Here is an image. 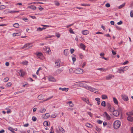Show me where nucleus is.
<instances>
[{
  "instance_id": "9d476101",
  "label": "nucleus",
  "mask_w": 133,
  "mask_h": 133,
  "mask_svg": "<svg viewBox=\"0 0 133 133\" xmlns=\"http://www.w3.org/2000/svg\"><path fill=\"white\" fill-rule=\"evenodd\" d=\"M50 116V115L49 113H47L43 115L42 117L44 119H46L49 118Z\"/></svg>"
},
{
  "instance_id": "a19ab883",
  "label": "nucleus",
  "mask_w": 133,
  "mask_h": 133,
  "mask_svg": "<svg viewBox=\"0 0 133 133\" xmlns=\"http://www.w3.org/2000/svg\"><path fill=\"white\" fill-rule=\"evenodd\" d=\"M68 103L69 104L70 106L71 107H73L74 106V104L72 103V102L71 101L68 102Z\"/></svg>"
},
{
  "instance_id": "8fccbe9b",
  "label": "nucleus",
  "mask_w": 133,
  "mask_h": 133,
  "mask_svg": "<svg viewBox=\"0 0 133 133\" xmlns=\"http://www.w3.org/2000/svg\"><path fill=\"white\" fill-rule=\"evenodd\" d=\"M130 16L131 17H133V10H131L130 12Z\"/></svg>"
},
{
  "instance_id": "39448f33",
  "label": "nucleus",
  "mask_w": 133,
  "mask_h": 133,
  "mask_svg": "<svg viewBox=\"0 0 133 133\" xmlns=\"http://www.w3.org/2000/svg\"><path fill=\"white\" fill-rule=\"evenodd\" d=\"M35 54L39 59H42L43 58V54L41 52H37L35 53Z\"/></svg>"
},
{
  "instance_id": "cd10ccee",
  "label": "nucleus",
  "mask_w": 133,
  "mask_h": 133,
  "mask_svg": "<svg viewBox=\"0 0 133 133\" xmlns=\"http://www.w3.org/2000/svg\"><path fill=\"white\" fill-rule=\"evenodd\" d=\"M127 114L128 116H131L133 115V110L127 113Z\"/></svg>"
},
{
  "instance_id": "0eeeda50",
  "label": "nucleus",
  "mask_w": 133,
  "mask_h": 133,
  "mask_svg": "<svg viewBox=\"0 0 133 133\" xmlns=\"http://www.w3.org/2000/svg\"><path fill=\"white\" fill-rule=\"evenodd\" d=\"M124 101H128L129 98L128 96L125 94H123L121 95Z\"/></svg>"
},
{
  "instance_id": "7c9ffc66",
  "label": "nucleus",
  "mask_w": 133,
  "mask_h": 133,
  "mask_svg": "<svg viewBox=\"0 0 133 133\" xmlns=\"http://www.w3.org/2000/svg\"><path fill=\"white\" fill-rule=\"evenodd\" d=\"M43 95H39L38 97V99L40 100H41L43 99Z\"/></svg>"
},
{
  "instance_id": "dca6fc26",
  "label": "nucleus",
  "mask_w": 133,
  "mask_h": 133,
  "mask_svg": "<svg viewBox=\"0 0 133 133\" xmlns=\"http://www.w3.org/2000/svg\"><path fill=\"white\" fill-rule=\"evenodd\" d=\"M21 75L20 76L23 77L25 75V73L23 69L20 70Z\"/></svg>"
},
{
  "instance_id": "680f3d73",
  "label": "nucleus",
  "mask_w": 133,
  "mask_h": 133,
  "mask_svg": "<svg viewBox=\"0 0 133 133\" xmlns=\"http://www.w3.org/2000/svg\"><path fill=\"white\" fill-rule=\"evenodd\" d=\"M103 125L104 127H105L106 125H107V123L105 122H104L103 123Z\"/></svg>"
},
{
  "instance_id": "a878e982",
  "label": "nucleus",
  "mask_w": 133,
  "mask_h": 133,
  "mask_svg": "<svg viewBox=\"0 0 133 133\" xmlns=\"http://www.w3.org/2000/svg\"><path fill=\"white\" fill-rule=\"evenodd\" d=\"M58 129L59 131L62 133H64L65 132V131L64 129L62 128V127H58Z\"/></svg>"
},
{
  "instance_id": "864d4df0",
  "label": "nucleus",
  "mask_w": 133,
  "mask_h": 133,
  "mask_svg": "<svg viewBox=\"0 0 133 133\" xmlns=\"http://www.w3.org/2000/svg\"><path fill=\"white\" fill-rule=\"evenodd\" d=\"M71 54L73 53L74 51V50L73 49H71L70 50Z\"/></svg>"
},
{
  "instance_id": "423d86ee",
  "label": "nucleus",
  "mask_w": 133,
  "mask_h": 133,
  "mask_svg": "<svg viewBox=\"0 0 133 133\" xmlns=\"http://www.w3.org/2000/svg\"><path fill=\"white\" fill-rule=\"evenodd\" d=\"M83 70L80 68L76 69L75 73L78 74H82L83 73Z\"/></svg>"
},
{
  "instance_id": "1a4fd4ad",
  "label": "nucleus",
  "mask_w": 133,
  "mask_h": 133,
  "mask_svg": "<svg viewBox=\"0 0 133 133\" xmlns=\"http://www.w3.org/2000/svg\"><path fill=\"white\" fill-rule=\"evenodd\" d=\"M104 116L106 118L107 120H109L111 119L110 116L106 112H104Z\"/></svg>"
},
{
  "instance_id": "ddd939ff",
  "label": "nucleus",
  "mask_w": 133,
  "mask_h": 133,
  "mask_svg": "<svg viewBox=\"0 0 133 133\" xmlns=\"http://www.w3.org/2000/svg\"><path fill=\"white\" fill-rule=\"evenodd\" d=\"M63 70L62 69H59L57 70L55 73V75H57L60 74L62 71Z\"/></svg>"
},
{
  "instance_id": "c756f323",
  "label": "nucleus",
  "mask_w": 133,
  "mask_h": 133,
  "mask_svg": "<svg viewBox=\"0 0 133 133\" xmlns=\"http://www.w3.org/2000/svg\"><path fill=\"white\" fill-rule=\"evenodd\" d=\"M45 29V28H44V27L42 28L40 27H39L37 29V31H41L43 30L44 29Z\"/></svg>"
},
{
  "instance_id": "de8ad7c7",
  "label": "nucleus",
  "mask_w": 133,
  "mask_h": 133,
  "mask_svg": "<svg viewBox=\"0 0 133 133\" xmlns=\"http://www.w3.org/2000/svg\"><path fill=\"white\" fill-rule=\"evenodd\" d=\"M96 130L98 131L99 132L101 130V129L98 127H96Z\"/></svg>"
},
{
  "instance_id": "b1692460",
  "label": "nucleus",
  "mask_w": 133,
  "mask_h": 133,
  "mask_svg": "<svg viewBox=\"0 0 133 133\" xmlns=\"http://www.w3.org/2000/svg\"><path fill=\"white\" fill-rule=\"evenodd\" d=\"M46 51L47 53L49 54H50L51 53L50 49L49 48H46Z\"/></svg>"
},
{
  "instance_id": "4be33fe9",
  "label": "nucleus",
  "mask_w": 133,
  "mask_h": 133,
  "mask_svg": "<svg viewBox=\"0 0 133 133\" xmlns=\"http://www.w3.org/2000/svg\"><path fill=\"white\" fill-rule=\"evenodd\" d=\"M69 53V51L68 49H65L64 50V54L65 56H67Z\"/></svg>"
},
{
  "instance_id": "bb28decb",
  "label": "nucleus",
  "mask_w": 133,
  "mask_h": 133,
  "mask_svg": "<svg viewBox=\"0 0 133 133\" xmlns=\"http://www.w3.org/2000/svg\"><path fill=\"white\" fill-rule=\"evenodd\" d=\"M28 62L26 61H23L21 63V64L23 65H27L28 63Z\"/></svg>"
},
{
  "instance_id": "13d9d810",
  "label": "nucleus",
  "mask_w": 133,
  "mask_h": 133,
  "mask_svg": "<svg viewBox=\"0 0 133 133\" xmlns=\"http://www.w3.org/2000/svg\"><path fill=\"white\" fill-rule=\"evenodd\" d=\"M53 36L48 35L45 37V38L46 39H47L48 38H51V37H52Z\"/></svg>"
},
{
  "instance_id": "5fc2aeb1",
  "label": "nucleus",
  "mask_w": 133,
  "mask_h": 133,
  "mask_svg": "<svg viewBox=\"0 0 133 133\" xmlns=\"http://www.w3.org/2000/svg\"><path fill=\"white\" fill-rule=\"evenodd\" d=\"M85 100H86V102L88 104H89V100L88 99H87L86 98H85Z\"/></svg>"
},
{
  "instance_id": "37998d69",
  "label": "nucleus",
  "mask_w": 133,
  "mask_h": 133,
  "mask_svg": "<svg viewBox=\"0 0 133 133\" xmlns=\"http://www.w3.org/2000/svg\"><path fill=\"white\" fill-rule=\"evenodd\" d=\"M32 119L33 121L35 122L36 121L37 118L34 116H33L32 117Z\"/></svg>"
},
{
  "instance_id": "4d7b16f0",
  "label": "nucleus",
  "mask_w": 133,
  "mask_h": 133,
  "mask_svg": "<svg viewBox=\"0 0 133 133\" xmlns=\"http://www.w3.org/2000/svg\"><path fill=\"white\" fill-rule=\"evenodd\" d=\"M38 9L41 11L43 9V8L41 6H39L38 7Z\"/></svg>"
},
{
  "instance_id": "6ab92c4d",
  "label": "nucleus",
  "mask_w": 133,
  "mask_h": 133,
  "mask_svg": "<svg viewBox=\"0 0 133 133\" xmlns=\"http://www.w3.org/2000/svg\"><path fill=\"white\" fill-rule=\"evenodd\" d=\"M118 71H119V72L121 74V73H124V71L122 67H121L118 70Z\"/></svg>"
},
{
  "instance_id": "9b49d317",
  "label": "nucleus",
  "mask_w": 133,
  "mask_h": 133,
  "mask_svg": "<svg viewBox=\"0 0 133 133\" xmlns=\"http://www.w3.org/2000/svg\"><path fill=\"white\" fill-rule=\"evenodd\" d=\"M49 80L50 81L55 82L56 81V79L53 77L51 76H49L48 77Z\"/></svg>"
},
{
  "instance_id": "0e129e2a",
  "label": "nucleus",
  "mask_w": 133,
  "mask_h": 133,
  "mask_svg": "<svg viewBox=\"0 0 133 133\" xmlns=\"http://www.w3.org/2000/svg\"><path fill=\"white\" fill-rule=\"evenodd\" d=\"M69 32L70 33H74V32L73 31V30L71 29H70L69 30Z\"/></svg>"
},
{
  "instance_id": "f03ea898",
  "label": "nucleus",
  "mask_w": 133,
  "mask_h": 133,
  "mask_svg": "<svg viewBox=\"0 0 133 133\" xmlns=\"http://www.w3.org/2000/svg\"><path fill=\"white\" fill-rule=\"evenodd\" d=\"M121 124V122L119 120L115 121L113 124V127L114 129H117L120 127Z\"/></svg>"
},
{
  "instance_id": "774afa93",
  "label": "nucleus",
  "mask_w": 133,
  "mask_h": 133,
  "mask_svg": "<svg viewBox=\"0 0 133 133\" xmlns=\"http://www.w3.org/2000/svg\"><path fill=\"white\" fill-rule=\"evenodd\" d=\"M131 133H133V127H131L130 129Z\"/></svg>"
},
{
  "instance_id": "6e6552de",
  "label": "nucleus",
  "mask_w": 133,
  "mask_h": 133,
  "mask_svg": "<svg viewBox=\"0 0 133 133\" xmlns=\"http://www.w3.org/2000/svg\"><path fill=\"white\" fill-rule=\"evenodd\" d=\"M61 61L60 60L58 59L55 62V66L57 68H59L60 66Z\"/></svg>"
},
{
  "instance_id": "3c124183",
  "label": "nucleus",
  "mask_w": 133,
  "mask_h": 133,
  "mask_svg": "<svg viewBox=\"0 0 133 133\" xmlns=\"http://www.w3.org/2000/svg\"><path fill=\"white\" fill-rule=\"evenodd\" d=\"M8 129L11 132L14 130V129L11 127H9L8 128Z\"/></svg>"
},
{
  "instance_id": "a18cd8bd",
  "label": "nucleus",
  "mask_w": 133,
  "mask_h": 133,
  "mask_svg": "<svg viewBox=\"0 0 133 133\" xmlns=\"http://www.w3.org/2000/svg\"><path fill=\"white\" fill-rule=\"evenodd\" d=\"M12 85V83L11 82H9L6 84V86L7 87H9L10 86Z\"/></svg>"
},
{
  "instance_id": "7ed1b4c3",
  "label": "nucleus",
  "mask_w": 133,
  "mask_h": 133,
  "mask_svg": "<svg viewBox=\"0 0 133 133\" xmlns=\"http://www.w3.org/2000/svg\"><path fill=\"white\" fill-rule=\"evenodd\" d=\"M33 46L32 43H28L25 44L23 47L22 49L25 48L26 49H31Z\"/></svg>"
},
{
  "instance_id": "79ce46f5",
  "label": "nucleus",
  "mask_w": 133,
  "mask_h": 133,
  "mask_svg": "<svg viewBox=\"0 0 133 133\" xmlns=\"http://www.w3.org/2000/svg\"><path fill=\"white\" fill-rule=\"evenodd\" d=\"M82 33H89V32L88 30H85L82 31Z\"/></svg>"
},
{
  "instance_id": "f257e3e1",
  "label": "nucleus",
  "mask_w": 133,
  "mask_h": 133,
  "mask_svg": "<svg viewBox=\"0 0 133 133\" xmlns=\"http://www.w3.org/2000/svg\"><path fill=\"white\" fill-rule=\"evenodd\" d=\"M79 85L81 87L87 89L88 90L92 91L94 92V91L95 90V89L94 88H92L90 86L87 85L85 83H80L79 84Z\"/></svg>"
},
{
  "instance_id": "f8f14e48",
  "label": "nucleus",
  "mask_w": 133,
  "mask_h": 133,
  "mask_svg": "<svg viewBox=\"0 0 133 133\" xmlns=\"http://www.w3.org/2000/svg\"><path fill=\"white\" fill-rule=\"evenodd\" d=\"M114 76L111 74H109L105 77V78L106 80L111 79L112 77H114Z\"/></svg>"
},
{
  "instance_id": "e433bc0d",
  "label": "nucleus",
  "mask_w": 133,
  "mask_h": 133,
  "mask_svg": "<svg viewBox=\"0 0 133 133\" xmlns=\"http://www.w3.org/2000/svg\"><path fill=\"white\" fill-rule=\"evenodd\" d=\"M122 68L124 71L128 69H129V67L128 66H125L124 67H122Z\"/></svg>"
},
{
  "instance_id": "72a5a7b5",
  "label": "nucleus",
  "mask_w": 133,
  "mask_h": 133,
  "mask_svg": "<svg viewBox=\"0 0 133 133\" xmlns=\"http://www.w3.org/2000/svg\"><path fill=\"white\" fill-rule=\"evenodd\" d=\"M43 125L45 127H47L48 125V123L47 121H45L43 123Z\"/></svg>"
},
{
  "instance_id": "6e6d98bb",
  "label": "nucleus",
  "mask_w": 133,
  "mask_h": 133,
  "mask_svg": "<svg viewBox=\"0 0 133 133\" xmlns=\"http://www.w3.org/2000/svg\"><path fill=\"white\" fill-rule=\"evenodd\" d=\"M23 19L26 22H28V20L27 18H24Z\"/></svg>"
},
{
  "instance_id": "603ef678",
  "label": "nucleus",
  "mask_w": 133,
  "mask_h": 133,
  "mask_svg": "<svg viewBox=\"0 0 133 133\" xmlns=\"http://www.w3.org/2000/svg\"><path fill=\"white\" fill-rule=\"evenodd\" d=\"M97 122L99 124H101L103 122V121L99 119L97 121Z\"/></svg>"
},
{
  "instance_id": "2eb2a0df",
  "label": "nucleus",
  "mask_w": 133,
  "mask_h": 133,
  "mask_svg": "<svg viewBox=\"0 0 133 133\" xmlns=\"http://www.w3.org/2000/svg\"><path fill=\"white\" fill-rule=\"evenodd\" d=\"M60 90H61L63 91H64L65 92H67L68 91L69 88H62L61 87L59 88Z\"/></svg>"
},
{
  "instance_id": "49530a36",
  "label": "nucleus",
  "mask_w": 133,
  "mask_h": 133,
  "mask_svg": "<svg viewBox=\"0 0 133 133\" xmlns=\"http://www.w3.org/2000/svg\"><path fill=\"white\" fill-rule=\"evenodd\" d=\"M9 80V78L8 77H6L4 78V81L5 82H7Z\"/></svg>"
},
{
  "instance_id": "338daca9",
  "label": "nucleus",
  "mask_w": 133,
  "mask_h": 133,
  "mask_svg": "<svg viewBox=\"0 0 133 133\" xmlns=\"http://www.w3.org/2000/svg\"><path fill=\"white\" fill-rule=\"evenodd\" d=\"M5 131L3 129H2L0 131V133H3Z\"/></svg>"
},
{
  "instance_id": "20e7f679",
  "label": "nucleus",
  "mask_w": 133,
  "mask_h": 133,
  "mask_svg": "<svg viewBox=\"0 0 133 133\" xmlns=\"http://www.w3.org/2000/svg\"><path fill=\"white\" fill-rule=\"evenodd\" d=\"M122 111L121 109L119 108L117 110L114 111L113 114L114 116L117 117L122 112Z\"/></svg>"
},
{
  "instance_id": "f704fd0d",
  "label": "nucleus",
  "mask_w": 133,
  "mask_h": 133,
  "mask_svg": "<svg viewBox=\"0 0 133 133\" xmlns=\"http://www.w3.org/2000/svg\"><path fill=\"white\" fill-rule=\"evenodd\" d=\"M14 27L16 28H18L19 26V24L18 23H15L13 24Z\"/></svg>"
},
{
  "instance_id": "052dcab7",
  "label": "nucleus",
  "mask_w": 133,
  "mask_h": 133,
  "mask_svg": "<svg viewBox=\"0 0 133 133\" xmlns=\"http://www.w3.org/2000/svg\"><path fill=\"white\" fill-rule=\"evenodd\" d=\"M51 116L53 118H55L56 117V115L55 114H53L51 115Z\"/></svg>"
},
{
  "instance_id": "4c0bfd02",
  "label": "nucleus",
  "mask_w": 133,
  "mask_h": 133,
  "mask_svg": "<svg viewBox=\"0 0 133 133\" xmlns=\"http://www.w3.org/2000/svg\"><path fill=\"white\" fill-rule=\"evenodd\" d=\"M101 105L102 106L105 107L106 106L105 102L103 101L101 103Z\"/></svg>"
},
{
  "instance_id": "473e14b6",
  "label": "nucleus",
  "mask_w": 133,
  "mask_h": 133,
  "mask_svg": "<svg viewBox=\"0 0 133 133\" xmlns=\"http://www.w3.org/2000/svg\"><path fill=\"white\" fill-rule=\"evenodd\" d=\"M102 98L103 99H105L108 98V97L107 95H104L102 96Z\"/></svg>"
},
{
  "instance_id": "69168bd1",
  "label": "nucleus",
  "mask_w": 133,
  "mask_h": 133,
  "mask_svg": "<svg viewBox=\"0 0 133 133\" xmlns=\"http://www.w3.org/2000/svg\"><path fill=\"white\" fill-rule=\"evenodd\" d=\"M88 114L90 116V117H92V114L90 112H88Z\"/></svg>"
},
{
  "instance_id": "09e8293b",
  "label": "nucleus",
  "mask_w": 133,
  "mask_h": 133,
  "mask_svg": "<svg viewBox=\"0 0 133 133\" xmlns=\"http://www.w3.org/2000/svg\"><path fill=\"white\" fill-rule=\"evenodd\" d=\"M55 5L57 6H58L59 5V3L57 1H55L54 2Z\"/></svg>"
},
{
  "instance_id": "393cba45",
  "label": "nucleus",
  "mask_w": 133,
  "mask_h": 133,
  "mask_svg": "<svg viewBox=\"0 0 133 133\" xmlns=\"http://www.w3.org/2000/svg\"><path fill=\"white\" fill-rule=\"evenodd\" d=\"M46 111V109L44 108H41L39 110V112L41 113H44Z\"/></svg>"
},
{
  "instance_id": "a211bd4d",
  "label": "nucleus",
  "mask_w": 133,
  "mask_h": 133,
  "mask_svg": "<svg viewBox=\"0 0 133 133\" xmlns=\"http://www.w3.org/2000/svg\"><path fill=\"white\" fill-rule=\"evenodd\" d=\"M127 119L129 121L132 122L133 120V117H132L131 116H128V117H127Z\"/></svg>"
},
{
  "instance_id": "c85d7f7f",
  "label": "nucleus",
  "mask_w": 133,
  "mask_h": 133,
  "mask_svg": "<svg viewBox=\"0 0 133 133\" xmlns=\"http://www.w3.org/2000/svg\"><path fill=\"white\" fill-rule=\"evenodd\" d=\"M19 12V11H8V13H15L16 12Z\"/></svg>"
},
{
  "instance_id": "4468645a",
  "label": "nucleus",
  "mask_w": 133,
  "mask_h": 133,
  "mask_svg": "<svg viewBox=\"0 0 133 133\" xmlns=\"http://www.w3.org/2000/svg\"><path fill=\"white\" fill-rule=\"evenodd\" d=\"M108 68H97L96 70H99L102 71H103L105 72L107 71L108 70Z\"/></svg>"
},
{
  "instance_id": "aec40b11",
  "label": "nucleus",
  "mask_w": 133,
  "mask_h": 133,
  "mask_svg": "<svg viewBox=\"0 0 133 133\" xmlns=\"http://www.w3.org/2000/svg\"><path fill=\"white\" fill-rule=\"evenodd\" d=\"M71 57L73 61L74 62L76 60V56L74 54H73L71 56Z\"/></svg>"
},
{
  "instance_id": "bf43d9fd",
  "label": "nucleus",
  "mask_w": 133,
  "mask_h": 133,
  "mask_svg": "<svg viewBox=\"0 0 133 133\" xmlns=\"http://www.w3.org/2000/svg\"><path fill=\"white\" fill-rule=\"evenodd\" d=\"M105 6L107 8L109 7L110 6V4L109 3H107L105 4Z\"/></svg>"
},
{
  "instance_id": "ea45409f",
  "label": "nucleus",
  "mask_w": 133,
  "mask_h": 133,
  "mask_svg": "<svg viewBox=\"0 0 133 133\" xmlns=\"http://www.w3.org/2000/svg\"><path fill=\"white\" fill-rule=\"evenodd\" d=\"M81 5L82 6H90V5L89 4H81Z\"/></svg>"
},
{
  "instance_id": "e2e57ef3",
  "label": "nucleus",
  "mask_w": 133,
  "mask_h": 133,
  "mask_svg": "<svg viewBox=\"0 0 133 133\" xmlns=\"http://www.w3.org/2000/svg\"><path fill=\"white\" fill-rule=\"evenodd\" d=\"M17 75L18 76H20L21 75V72H20V70L19 71L17 72Z\"/></svg>"
},
{
  "instance_id": "5701e85b",
  "label": "nucleus",
  "mask_w": 133,
  "mask_h": 133,
  "mask_svg": "<svg viewBox=\"0 0 133 133\" xmlns=\"http://www.w3.org/2000/svg\"><path fill=\"white\" fill-rule=\"evenodd\" d=\"M113 101L115 104L116 105H117L118 104V101L117 99L115 97L113 98Z\"/></svg>"
},
{
  "instance_id": "412c9836",
  "label": "nucleus",
  "mask_w": 133,
  "mask_h": 133,
  "mask_svg": "<svg viewBox=\"0 0 133 133\" xmlns=\"http://www.w3.org/2000/svg\"><path fill=\"white\" fill-rule=\"evenodd\" d=\"M80 47L83 50H85V46L82 43H81L80 44Z\"/></svg>"
},
{
  "instance_id": "58836bf2",
  "label": "nucleus",
  "mask_w": 133,
  "mask_h": 133,
  "mask_svg": "<svg viewBox=\"0 0 133 133\" xmlns=\"http://www.w3.org/2000/svg\"><path fill=\"white\" fill-rule=\"evenodd\" d=\"M86 126L87 127L91 128L92 127V125L89 123H87L86 124Z\"/></svg>"
},
{
  "instance_id": "c03bdc74",
  "label": "nucleus",
  "mask_w": 133,
  "mask_h": 133,
  "mask_svg": "<svg viewBox=\"0 0 133 133\" xmlns=\"http://www.w3.org/2000/svg\"><path fill=\"white\" fill-rule=\"evenodd\" d=\"M114 110V108L113 107H111L110 109V112H113Z\"/></svg>"
},
{
  "instance_id": "c9c22d12",
  "label": "nucleus",
  "mask_w": 133,
  "mask_h": 133,
  "mask_svg": "<svg viewBox=\"0 0 133 133\" xmlns=\"http://www.w3.org/2000/svg\"><path fill=\"white\" fill-rule=\"evenodd\" d=\"M125 5V3H124L122 5H121L119 6L118 8L119 9H120L121 8L123 7Z\"/></svg>"
},
{
  "instance_id": "2f4dec72",
  "label": "nucleus",
  "mask_w": 133,
  "mask_h": 133,
  "mask_svg": "<svg viewBox=\"0 0 133 133\" xmlns=\"http://www.w3.org/2000/svg\"><path fill=\"white\" fill-rule=\"evenodd\" d=\"M69 71L70 73H72L73 72L75 73L76 70H74L72 68H70L69 69Z\"/></svg>"
},
{
  "instance_id": "f3484780",
  "label": "nucleus",
  "mask_w": 133,
  "mask_h": 133,
  "mask_svg": "<svg viewBox=\"0 0 133 133\" xmlns=\"http://www.w3.org/2000/svg\"><path fill=\"white\" fill-rule=\"evenodd\" d=\"M28 8H30L33 10H35L36 9V7L33 5L28 6L27 7Z\"/></svg>"
}]
</instances>
